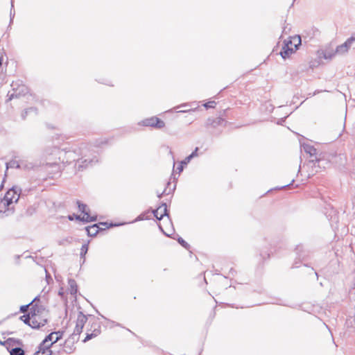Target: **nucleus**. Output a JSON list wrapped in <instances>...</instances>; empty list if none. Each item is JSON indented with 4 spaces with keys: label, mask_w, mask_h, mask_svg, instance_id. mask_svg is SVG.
Returning <instances> with one entry per match:
<instances>
[{
    "label": "nucleus",
    "mask_w": 355,
    "mask_h": 355,
    "mask_svg": "<svg viewBox=\"0 0 355 355\" xmlns=\"http://www.w3.org/2000/svg\"><path fill=\"white\" fill-rule=\"evenodd\" d=\"M87 320V318L83 312L80 311L77 315L76 324L73 331V334L80 335Z\"/></svg>",
    "instance_id": "nucleus-8"
},
{
    "label": "nucleus",
    "mask_w": 355,
    "mask_h": 355,
    "mask_svg": "<svg viewBox=\"0 0 355 355\" xmlns=\"http://www.w3.org/2000/svg\"><path fill=\"white\" fill-rule=\"evenodd\" d=\"M12 86L13 87L14 92L10 94V99L17 98L21 94H25L27 92V87L24 85L21 87L20 91L19 92H17V89H15V85L12 84Z\"/></svg>",
    "instance_id": "nucleus-13"
},
{
    "label": "nucleus",
    "mask_w": 355,
    "mask_h": 355,
    "mask_svg": "<svg viewBox=\"0 0 355 355\" xmlns=\"http://www.w3.org/2000/svg\"><path fill=\"white\" fill-rule=\"evenodd\" d=\"M47 166H49V167H52V168H55V169L53 170V171H58V169H59V167L58 166V164L57 163H47L46 164Z\"/></svg>",
    "instance_id": "nucleus-27"
},
{
    "label": "nucleus",
    "mask_w": 355,
    "mask_h": 355,
    "mask_svg": "<svg viewBox=\"0 0 355 355\" xmlns=\"http://www.w3.org/2000/svg\"><path fill=\"white\" fill-rule=\"evenodd\" d=\"M59 159H61L62 155H64V157L62 158V162H64V159H66L67 163H71L73 161H76V167L78 168V171H82L85 168H86L88 166L91 165L92 166L94 164L98 162V159L96 158L90 159V158H85L86 155L85 154L84 157H81L80 159L76 158V153L75 151H59Z\"/></svg>",
    "instance_id": "nucleus-1"
},
{
    "label": "nucleus",
    "mask_w": 355,
    "mask_h": 355,
    "mask_svg": "<svg viewBox=\"0 0 355 355\" xmlns=\"http://www.w3.org/2000/svg\"><path fill=\"white\" fill-rule=\"evenodd\" d=\"M139 124L144 125V126H150L153 128H156L157 129H161L164 127L165 123L156 116H153L149 119H146L143 120Z\"/></svg>",
    "instance_id": "nucleus-7"
},
{
    "label": "nucleus",
    "mask_w": 355,
    "mask_h": 355,
    "mask_svg": "<svg viewBox=\"0 0 355 355\" xmlns=\"http://www.w3.org/2000/svg\"><path fill=\"white\" fill-rule=\"evenodd\" d=\"M31 113H33L35 114H37V109L35 107H29V108H27L21 114V117L23 119H25L26 118V116L31 114Z\"/></svg>",
    "instance_id": "nucleus-16"
},
{
    "label": "nucleus",
    "mask_w": 355,
    "mask_h": 355,
    "mask_svg": "<svg viewBox=\"0 0 355 355\" xmlns=\"http://www.w3.org/2000/svg\"><path fill=\"white\" fill-rule=\"evenodd\" d=\"M164 193V191L162 193H158V194H157V197H158L159 198H161Z\"/></svg>",
    "instance_id": "nucleus-35"
},
{
    "label": "nucleus",
    "mask_w": 355,
    "mask_h": 355,
    "mask_svg": "<svg viewBox=\"0 0 355 355\" xmlns=\"http://www.w3.org/2000/svg\"><path fill=\"white\" fill-rule=\"evenodd\" d=\"M58 341V337L53 335V332L49 334L38 347V350L34 355H51V347L53 343Z\"/></svg>",
    "instance_id": "nucleus-3"
},
{
    "label": "nucleus",
    "mask_w": 355,
    "mask_h": 355,
    "mask_svg": "<svg viewBox=\"0 0 355 355\" xmlns=\"http://www.w3.org/2000/svg\"><path fill=\"white\" fill-rule=\"evenodd\" d=\"M47 312L44 310L40 313V311L34 310L31 313V317L28 318V320H31V327L33 329H40L44 327L47 323Z\"/></svg>",
    "instance_id": "nucleus-4"
},
{
    "label": "nucleus",
    "mask_w": 355,
    "mask_h": 355,
    "mask_svg": "<svg viewBox=\"0 0 355 355\" xmlns=\"http://www.w3.org/2000/svg\"><path fill=\"white\" fill-rule=\"evenodd\" d=\"M186 105H187L186 104H183V105H182L181 106H182V107H184V106H186Z\"/></svg>",
    "instance_id": "nucleus-39"
},
{
    "label": "nucleus",
    "mask_w": 355,
    "mask_h": 355,
    "mask_svg": "<svg viewBox=\"0 0 355 355\" xmlns=\"http://www.w3.org/2000/svg\"><path fill=\"white\" fill-rule=\"evenodd\" d=\"M21 189L18 187H13L10 189L4 196V198L0 201V206L3 205V207H8L9 212H13L14 209L10 207L14 202H17L19 198Z\"/></svg>",
    "instance_id": "nucleus-2"
},
{
    "label": "nucleus",
    "mask_w": 355,
    "mask_h": 355,
    "mask_svg": "<svg viewBox=\"0 0 355 355\" xmlns=\"http://www.w3.org/2000/svg\"><path fill=\"white\" fill-rule=\"evenodd\" d=\"M53 335L55 337L58 336V340H59L62 338V333L61 331H54L53 332Z\"/></svg>",
    "instance_id": "nucleus-32"
},
{
    "label": "nucleus",
    "mask_w": 355,
    "mask_h": 355,
    "mask_svg": "<svg viewBox=\"0 0 355 355\" xmlns=\"http://www.w3.org/2000/svg\"><path fill=\"white\" fill-rule=\"evenodd\" d=\"M1 63H2V59L0 58V66L1 65Z\"/></svg>",
    "instance_id": "nucleus-37"
},
{
    "label": "nucleus",
    "mask_w": 355,
    "mask_h": 355,
    "mask_svg": "<svg viewBox=\"0 0 355 355\" xmlns=\"http://www.w3.org/2000/svg\"><path fill=\"white\" fill-rule=\"evenodd\" d=\"M216 105V102L215 101H209L208 103H206L205 104H204V106L208 109V108H211V107H214Z\"/></svg>",
    "instance_id": "nucleus-25"
},
{
    "label": "nucleus",
    "mask_w": 355,
    "mask_h": 355,
    "mask_svg": "<svg viewBox=\"0 0 355 355\" xmlns=\"http://www.w3.org/2000/svg\"><path fill=\"white\" fill-rule=\"evenodd\" d=\"M335 53H331L330 51H326L324 53V58L325 59H331L332 57L334 55Z\"/></svg>",
    "instance_id": "nucleus-24"
},
{
    "label": "nucleus",
    "mask_w": 355,
    "mask_h": 355,
    "mask_svg": "<svg viewBox=\"0 0 355 355\" xmlns=\"http://www.w3.org/2000/svg\"><path fill=\"white\" fill-rule=\"evenodd\" d=\"M76 218L77 220H80L84 222H93L96 221L97 220V216H90L89 213H85V216H83L82 218L80 217V216L76 215Z\"/></svg>",
    "instance_id": "nucleus-15"
},
{
    "label": "nucleus",
    "mask_w": 355,
    "mask_h": 355,
    "mask_svg": "<svg viewBox=\"0 0 355 355\" xmlns=\"http://www.w3.org/2000/svg\"><path fill=\"white\" fill-rule=\"evenodd\" d=\"M345 42L351 47L355 43V34L349 37Z\"/></svg>",
    "instance_id": "nucleus-20"
},
{
    "label": "nucleus",
    "mask_w": 355,
    "mask_h": 355,
    "mask_svg": "<svg viewBox=\"0 0 355 355\" xmlns=\"http://www.w3.org/2000/svg\"><path fill=\"white\" fill-rule=\"evenodd\" d=\"M37 298L35 297L29 304L24 305L20 307V311L22 313H25L28 310V307L30 304L33 303V301H35Z\"/></svg>",
    "instance_id": "nucleus-26"
},
{
    "label": "nucleus",
    "mask_w": 355,
    "mask_h": 355,
    "mask_svg": "<svg viewBox=\"0 0 355 355\" xmlns=\"http://www.w3.org/2000/svg\"><path fill=\"white\" fill-rule=\"evenodd\" d=\"M10 352V355H24V351L21 347L13 348Z\"/></svg>",
    "instance_id": "nucleus-17"
},
{
    "label": "nucleus",
    "mask_w": 355,
    "mask_h": 355,
    "mask_svg": "<svg viewBox=\"0 0 355 355\" xmlns=\"http://www.w3.org/2000/svg\"><path fill=\"white\" fill-rule=\"evenodd\" d=\"M198 148H196L195 150L191 154L189 155V157L192 159L193 157H196L198 156Z\"/></svg>",
    "instance_id": "nucleus-30"
},
{
    "label": "nucleus",
    "mask_w": 355,
    "mask_h": 355,
    "mask_svg": "<svg viewBox=\"0 0 355 355\" xmlns=\"http://www.w3.org/2000/svg\"><path fill=\"white\" fill-rule=\"evenodd\" d=\"M86 230L88 236H95L100 230V227L98 224H94L92 226L86 227Z\"/></svg>",
    "instance_id": "nucleus-11"
},
{
    "label": "nucleus",
    "mask_w": 355,
    "mask_h": 355,
    "mask_svg": "<svg viewBox=\"0 0 355 355\" xmlns=\"http://www.w3.org/2000/svg\"><path fill=\"white\" fill-rule=\"evenodd\" d=\"M303 148L304 151L309 154L311 157H313L312 159L309 160V164H312V166L315 168H320V163L321 162L320 159L317 157V150L313 146L307 144H303Z\"/></svg>",
    "instance_id": "nucleus-6"
},
{
    "label": "nucleus",
    "mask_w": 355,
    "mask_h": 355,
    "mask_svg": "<svg viewBox=\"0 0 355 355\" xmlns=\"http://www.w3.org/2000/svg\"><path fill=\"white\" fill-rule=\"evenodd\" d=\"M294 42H297V44L295 43V51L297 49V47L299 45L301 44V38L300 36H296L293 38ZM293 41H289L287 43L285 44L284 46L282 48V51L280 52L281 56L286 59L288 58L291 53L294 52V49L290 46V45H292Z\"/></svg>",
    "instance_id": "nucleus-5"
},
{
    "label": "nucleus",
    "mask_w": 355,
    "mask_h": 355,
    "mask_svg": "<svg viewBox=\"0 0 355 355\" xmlns=\"http://www.w3.org/2000/svg\"><path fill=\"white\" fill-rule=\"evenodd\" d=\"M191 160V159L189 156H187L184 160L181 162V164L187 165L188 163L190 162Z\"/></svg>",
    "instance_id": "nucleus-31"
},
{
    "label": "nucleus",
    "mask_w": 355,
    "mask_h": 355,
    "mask_svg": "<svg viewBox=\"0 0 355 355\" xmlns=\"http://www.w3.org/2000/svg\"><path fill=\"white\" fill-rule=\"evenodd\" d=\"M31 315H24L21 316V319L24 322L25 324H28L31 327V320H28V318H31Z\"/></svg>",
    "instance_id": "nucleus-22"
},
{
    "label": "nucleus",
    "mask_w": 355,
    "mask_h": 355,
    "mask_svg": "<svg viewBox=\"0 0 355 355\" xmlns=\"http://www.w3.org/2000/svg\"><path fill=\"white\" fill-rule=\"evenodd\" d=\"M288 185H289V184H288ZM287 187V185H284V186L282 187V188H284V187Z\"/></svg>",
    "instance_id": "nucleus-38"
},
{
    "label": "nucleus",
    "mask_w": 355,
    "mask_h": 355,
    "mask_svg": "<svg viewBox=\"0 0 355 355\" xmlns=\"http://www.w3.org/2000/svg\"><path fill=\"white\" fill-rule=\"evenodd\" d=\"M68 218H69V220H73V216H71V215H69V216H68Z\"/></svg>",
    "instance_id": "nucleus-36"
},
{
    "label": "nucleus",
    "mask_w": 355,
    "mask_h": 355,
    "mask_svg": "<svg viewBox=\"0 0 355 355\" xmlns=\"http://www.w3.org/2000/svg\"><path fill=\"white\" fill-rule=\"evenodd\" d=\"M98 225L100 227V230H105L110 227L107 223H99Z\"/></svg>",
    "instance_id": "nucleus-28"
},
{
    "label": "nucleus",
    "mask_w": 355,
    "mask_h": 355,
    "mask_svg": "<svg viewBox=\"0 0 355 355\" xmlns=\"http://www.w3.org/2000/svg\"><path fill=\"white\" fill-rule=\"evenodd\" d=\"M69 286V291L70 293L72 295H75L77 293L78 288H77V284L76 282L74 279H70L68 281Z\"/></svg>",
    "instance_id": "nucleus-14"
},
{
    "label": "nucleus",
    "mask_w": 355,
    "mask_h": 355,
    "mask_svg": "<svg viewBox=\"0 0 355 355\" xmlns=\"http://www.w3.org/2000/svg\"><path fill=\"white\" fill-rule=\"evenodd\" d=\"M88 251V245L87 244H84L82 245L81 247V249H80V257L81 258H83L85 254H87Z\"/></svg>",
    "instance_id": "nucleus-19"
},
{
    "label": "nucleus",
    "mask_w": 355,
    "mask_h": 355,
    "mask_svg": "<svg viewBox=\"0 0 355 355\" xmlns=\"http://www.w3.org/2000/svg\"><path fill=\"white\" fill-rule=\"evenodd\" d=\"M178 243L184 248L188 249L189 247V245L181 237L178 238Z\"/></svg>",
    "instance_id": "nucleus-21"
},
{
    "label": "nucleus",
    "mask_w": 355,
    "mask_h": 355,
    "mask_svg": "<svg viewBox=\"0 0 355 355\" xmlns=\"http://www.w3.org/2000/svg\"><path fill=\"white\" fill-rule=\"evenodd\" d=\"M77 204H78V207L79 210L82 213H83L84 214V216H85V213H88V211H87V210H86L87 205L85 204L82 203L80 201H77Z\"/></svg>",
    "instance_id": "nucleus-18"
},
{
    "label": "nucleus",
    "mask_w": 355,
    "mask_h": 355,
    "mask_svg": "<svg viewBox=\"0 0 355 355\" xmlns=\"http://www.w3.org/2000/svg\"><path fill=\"white\" fill-rule=\"evenodd\" d=\"M154 216L157 220H161L164 216L167 215V207L166 203H162L157 209L153 211Z\"/></svg>",
    "instance_id": "nucleus-10"
},
{
    "label": "nucleus",
    "mask_w": 355,
    "mask_h": 355,
    "mask_svg": "<svg viewBox=\"0 0 355 355\" xmlns=\"http://www.w3.org/2000/svg\"><path fill=\"white\" fill-rule=\"evenodd\" d=\"M177 169L178 170L179 173L182 172L183 171V165L180 164Z\"/></svg>",
    "instance_id": "nucleus-33"
},
{
    "label": "nucleus",
    "mask_w": 355,
    "mask_h": 355,
    "mask_svg": "<svg viewBox=\"0 0 355 355\" xmlns=\"http://www.w3.org/2000/svg\"><path fill=\"white\" fill-rule=\"evenodd\" d=\"M8 340H7V341H6V342H3V341L0 340V345H6V343H8Z\"/></svg>",
    "instance_id": "nucleus-34"
},
{
    "label": "nucleus",
    "mask_w": 355,
    "mask_h": 355,
    "mask_svg": "<svg viewBox=\"0 0 355 355\" xmlns=\"http://www.w3.org/2000/svg\"><path fill=\"white\" fill-rule=\"evenodd\" d=\"M0 213H5L6 214V216L10 215V214H12L13 212H9L8 211V207H6V208L3 207V205L0 206Z\"/></svg>",
    "instance_id": "nucleus-23"
},
{
    "label": "nucleus",
    "mask_w": 355,
    "mask_h": 355,
    "mask_svg": "<svg viewBox=\"0 0 355 355\" xmlns=\"http://www.w3.org/2000/svg\"><path fill=\"white\" fill-rule=\"evenodd\" d=\"M96 335H97L96 334H93V333L87 334V336L84 339L83 342H87V340H90L91 338H92L94 336H96Z\"/></svg>",
    "instance_id": "nucleus-29"
},
{
    "label": "nucleus",
    "mask_w": 355,
    "mask_h": 355,
    "mask_svg": "<svg viewBox=\"0 0 355 355\" xmlns=\"http://www.w3.org/2000/svg\"><path fill=\"white\" fill-rule=\"evenodd\" d=\"M33 167V164L29 163L28 164H25L23 161L18 162L17 160H11L8 163H7V168H32Z\"/></svg>",
    "instance_id": "nucleus-9"
},
{
    "label": "nucleus",
    "mask_w": 355,
    "mask_h": 355,
    "mask_svg": "<svg viewBox=\"0 0 355 355\" xmlns=\"http://www.w3.org/2000/svg\"><path fill=\"white\" fill-rule=\"evenodd\" d=\"M349 49L350 46L346 42H344L336 47L335 53L343 55L347 53Z\"/></svg>",
    "instance_id": "nucleus-12"
}]
</instances>
